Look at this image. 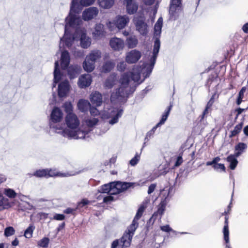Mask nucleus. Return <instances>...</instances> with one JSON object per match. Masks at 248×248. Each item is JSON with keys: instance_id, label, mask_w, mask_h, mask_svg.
I'll return each mask as SVG.
<instances>
[{"instance_id": "nucleus-10", "label": "nucleus", "mask_w": 248, "mask_h": 248, "mask_svg": "<svg viewBox=\"0 0 248 248\" xmlns=\"http://www.w3.org/2000/svg\"><path fill=\"white\" fill-rule=\"evenodd\" d=\"M167 201H168L167 197H166L164 199H163L161 200V202H160V203L158 205V208L157 211L155 212L153 214L152 217L150 218L148 221L147 222V225H146L147 226H148V224L152 221V220H153V223L154 222V221H155V220H156L157 219V217L158 215H159L160 216V217L163 215V214L165 212V209H166V206L167 202H168Z\"/></svg>"}, {"instance_id": "nucleus-27", "label": "nucleus", "mask_w": 248, "mask_h": 248, "mask_svg": "<svg viewBox=\"0 0 248 248\" xmlns=\"http://www.w3.org/2000/svg\"><path fill=\"white\" fill-rule=\"evenodd\" d=\"M90 99L92 104L96 107H99L102 104V95L98 91L92 93L90 94Z\"/></svg>"}, {"instance_id": "nucleus-11", "label": "nucleus", "mask_w": 248, "mask_h": 248, "mask_svg": "<svg viewBox=\"0 0 248 248\" xmlns=\"http://www.w3.org/2000/svg\"><path fill=\"white\" fill-rule=\"evenodd\" d=\"M63 118V113L62 110L57 107H54L50 115L49 125L50 128L54 127L51 123H57L61 122Z\"/></svg>"}, {"instance_id": "nucleus-58", "label": "nucleus", "mask_w": 248, "mask_h": 248, "mask_svg": "<svg viewBox=\"0 0 248 248\" xmlns=\"http://www.w3.org/2000/svg\"><path fill=\"white\" fill-rule=\"evenodd\" d=\"M169 115V114H167V113L164 112L162 114L161 119L160 120L159 122L157 124V126H161L162 124H163L167 120Z\"/></svg>"}, {"instance_id": "nucleus-37", "label": "nucleus", "mask_w": 248, "mask_h": 248, "mask_svg": "<svg viewBox=\"0 0 248 248\" xmlns=\"http://www.w3.org/2000/svg\"><path fill=\"white\" fill-rule=\"evenodd\" d=\"M100 7L104 9L110 8L114 4V0H98Z\"/></svg>"}, {"instance_id": "nucleus-54", "label": "nucleus", "mask_w": 248, "mask_h": 248, "mask_svg": "<svg viewBox=\"0 0 248 248\" xmlns=\"http://www.w3.org/2000/svg\"><path fill=\"white\" fill-rule=\"evenodd\" d=\"M130 80L139 83L138 81L140 78V74L139 72H130L129 73Z\"/></svg>"}, {"instance_id": "nucleus-8", "label": "nucleus", "mask_w": 248, "mask_h": 248, "mask_svg": "<svg viewBox=\"0 0 248 248\" xmlns=\"http://www.w3.org/2000/svg\"><path fill=\"white\" fill-rule=\"evenodd\" d=\"M162 26L155 23L154 26V47L153 50L159 51L160 47V37L161 33Z\"/></svg>"}, {"instance_id": "nucleus-3", "label": "nucleus", "mask_w": 248, "mask_h": 248, "mask_svg": "<svg viewBox=\"0 0 248 248\" xmlns=\"http://www.w3.org/2000/svg\"><path fill=\"white\" fill-rule=\"evenodd\" d=\"M79 31H76L75 33H71L68 29H64V33L63 37L61 39L66 46L70 47L75 40L78 39Z\"/></svg>"}, {"instance_id": "nucleus-42", "label": "nucleus", "mask_w": 248, "mask_h": 248, "mask_svg": "<svg viewBox=\"0 0 248 248\" xmlns=\"http://www.w3.org/2000/svg\"><path fill=\"white\" fill-rule=\"evenodd\" d=\"M243 124H244L243 122H241V123L237 124L234 127V129L231 131V134L229 135V138H232V137L237 135L241 132Z\"/></svg>"}, {"instance_id": "nucleus-4", "label": "nucleus", "mask_w": 248, "mask_h": 248, "mask_svg": "<svg viewBox=\"0 0 248 248\" xmlns=\"http://www.w3.org/2000/svg\"><path fill=\"white\" fill-rule=\"evenodd\" d=\"M158 53V51L153 50L152 55L149 60V63L147 65L146 69L142 73V75L144 78L142 80H143V81L146 78H149L152 73Z\"/></svg>"}, {"instance_id": "nucleus-14", "label": "nucleus", "mask_w": 248, "mask_h": 248, "mask_svg": "<svg viewBox=\"0 0 248 248\" xmlns=\"http://www.w3.org/2000/svg\"><path fill=\"white\" fill-rule=\"evenodd\" d=\"M141 57V53L137 49H133L127 52L125 57V61L128 64L135 63Z\"/></svg>"}, {"instance_id": "nucleus-62", "label": "nucleus", "mask_w": 248, "mask_h": 248, "mask_svg": "<svg viewBox=\"0 0 248 248\" xmlns=\"http://www.w3.org/2000/svg\"><path fill=\"white\" fill-rule=\"evenodd\" d=\"M143 82V80H141L139 83H137L134 86H131L130 87L128 93H129V95L134 93V92L136 91L137 87Z\"/></svg>"}, {"instance_id": "nucleus-20", "label": "nucleus", "mask_w": 248, "mask_h": 248, "mask_svg": "<svg viewBox=\"0 0 248 248\" xmlns=\"http://www.w3.org/2000/svg\"><path fill=\"white\" fill-rule=\"evenodd\" d=\"M134 23L137 30L142 36H146L148 32V25L142 19H136L134 20Z\"/></svg>"}, {"instance_id": "nucleus-34", "label": "nucleus", "mask_w": 248, "mask_h": 248, "mask_svg": "<svg viewBox=\"0 0 248 248\" xmlns=\"http://www.w3.org/2000/svg\"><path fill=\"white\" fill-rule=\"evenodd\" d=\"M101 57V53L99 50L92 51L86 59L95 64V62Z\"/></svg>"}, {"instance_id": "nucleus-15", "label": "nucleus", "mask_w": 248, "mask_h": 248, "mask_svg": "<svg viewBox=\"0 0 248 248\" xmlns=\"http://www.w3.org/2000/svg\"><path fill=\"white\" fill-rule=\"evenodd\" d=\"M98 10L95 7H91L85 9L82 13V19L84 21H88L97 16Z\"/></svg>"}, {"instance_id": "nucleus-48", "label": "nucleus", "mask_w": 248, "mask_h": 248, "mask_svg": "<svg viewBox=\"0 0 248 248\" xmlns=\"http://www.w3.org/2000/svg\"><path fill=\"white\" fill-rule=\"evenodd\" d=\"M146 208V206L143 204H141L139 207L136 214L134 218V219L138 220L143 215V213Z\"/></svg>"}, {"instance_id": "nucleus-13", "label": "nucleus", "mask_w": 248, "mask_h": 248, "mask_svg": "<svg viewBox=\"0 0 248 248\" xmlns=\"http://www.w3.org/2000/svg\"><path fill=\"white\" fill-rule=\"evenodd\" d=\"M65 121L67 126L70 129H76L79 126V121L74 113L67 114Z\"/></svg>"}, {"instance_id": "nucleus-19", "label": "nucleus", "mask_w": 248, "mask_h": 248, "mask_svg": "<svg viewBox=\"0 0 248 248\" xmlns=\"http://www.w3.org/2000/svg\"><path fill=\"white\" fill-rule=\"evenodd\" d=\"M129 22V18L127 15L117 16L113 20L114 24L118 29H123Z\"/></svg>"}, {"instance_id": "nucleus-52", "label": "nucleus", "mask_w": 248, "mask_h": 248, "mask_svg": "<svg viewBox=\"0 0 248 248\" xmlns=\"http://www.w3.org/2000/svg\"><path fill=\"white\" fill-rule=\"evenodd\" d=\"M217 77L216 74L210 75L207 80L205 86L209 88L212 82L217 80Z\"/></svg>"}, {"instance_id": "nucleus-45", "label": "nucleus", "mask_w": 248, "mask_h": 248, "mask_svg": "<svg viewBox=\"0 0 248 248\" xmlns=\"http://www.w3.org/2000/svg\"><path fill=\"white\" fill-rule=\"evenodd\" d=\"M138 44V40L132 37H130L126 39V45L129 48H133L135 47Z\"/></svg>"}, {"instance_id": "nucleus-63", "label": "nucleus", "mask_w": 248, "mask_h": 248, "mask_svg": "<svg viewBox=\"0 0 248 248\" xmlns=\"http://www.w3.org/2000/svg\"><path fill=\"white\" fill-rule=\"evenodd\" d=\"M113 194L109 195L108 196H106L103 198V202L105 203H108L114 201V197L112 196Z\"/></svg>"}, {"instance_id": "nucleus-25", "label": "nucleus", "mask_w": 248, "mask_h": 248, "mask_svg": "<svg viewBox=\"0 0 248 248\" xmlns=\"http://www.w3.org/2000/svg\"><path fill=\"white\" fill-rule=\"evenodd\" d=\"M80 41V46L82 48L86 49L88 48L91 44V39L89 37H87L85 32L80 31L78 32V39Z\"/></svg>"}, {"instance_id": "nucleus-2", "label": "nucleus", "mask_w": 248, "mask_h": 248, "mask_svg": "<svg viewBox=\"0 0 248 248\" xmlns=\"http://www.w3.org/2000/svg\"><path fill=\"white\" fill-rule=\"evenodd\" d=\"M127 87L121 86L117 88L115 92H113L110 96L111 101L119 100L121 102L125 103L129 96V93L126 90Z\"/></svg>"}, {"instance_id": "nucleus-41", "label": "nucleus", "mask_w": 248, "mask_h": 248, "mask_svg": "<svg viewBox=\"0 0 248 248\" xmlns=\"http://www.w3.org/2000/svg\"><path fill=\"white\" fill-rule=\"evenodd\" d=\"M160 230L163 232H171L174 235H177L178 233H180L181 234H187V232H178L174 230H173L169 225H165L163 226H160Z\"/></svg>"}, {"instance_id": "nucleus-38", "label": "nucleus", "mask_w": 248, "mask_h": 248, "mask_svg": "<svg viewBox=\"0 0 248 248\" xmlns=\"http://www.w3.org/2000/svg\"><path fill=\"white\" fill-rule=\"evenodd\" d=\"M83 68L87 72L90 73L92 72L94 69V63L85 59L83 62Z\"/></svg>"}, {"instance_id": "nucleus-21", "label": "nucleus", "mask_w": 248, "mask_h": 248, "mask_svg": "<svg viewBox=\"0 0 248 248\" xmlns=\"http://www.w3.org/2000/svg\"><path fill=\"white\" fill-rule=\"evenodd\" d=\"M56 129L62 130V136L64 137H67L69 139H78L82 138H84L85 137L84 136L79 137L78 135L81 133V132L73 130L74 129H72L64 128L62 129L61 127H56Z\"/></svg>"}, {"instance_id": "nucleus-18", "label": "nucleus", "mask_w": 248, "mask_h": 248, "mask_svg": "<svg viewBox=\"0 0 248 248\" xmlns=\"http://www.w3.org/2000/svg\"><path fill=\"white\" fill-rule=\"evenodd\" d=\"M116 184V194L124 192L131 187H134L135 185L133 182L115 181Z\"/></svg>"}, {"instance_id": "nucleus-26", "label": "nucleus", "mask_w": 248, "mask_h": 248, "mask_svg": "<svg viewBox=\"0 0 248 248\" xmlns=\"http://www.w3.org/2000/svg\"><path fill=\"white\" fill-rule=\"evenodd\" d=\"M70 56L69 52L66 50H63L61 53V65L62 70H66L70 64Z\"/></svg>"}, {"instance_id": "nucleus-31", "label": "nucleus", "mask_w": 248, "mask_h": 248, "mask_svg": "<svg viewBox=\"0 0 248 248\" xmlns=\"http://www.w3.org/2000/svg\"><path fill=\"white\" fill-rule=\"evenodd\" d=\"M91 104L89 101L83 99H79L77 104L78 109L82 112H87Z\"/></svg>"}, {"instance_id": "nucleus-57", "label": "nucleus", "mask_w": 248, "mask_h": 248, "mask_svg": "<svg viewBox=\"0 0 248 248\" xmlns=\"http://www.w3.org/2000/svg\"><path fill=\"white\" fill-rule=\"evenodd\" d=\"M150 89H148V87H146L144 90H143L140 93H139L137 96H136V98L137 99L142 100L145 95L149 91Z\"/></svg>"}, {"instance_id": "nucleus-1", "label": "nucleus", "mask_w": 248, "mask_h": 248, "mask_svg": "<svg viewBox=\"0 0 248 248\" xmlns=\"http://www.w3.org/2000/svg\"><path fill=\"white\" fill-rule=\"evenodd\" d=\"M123 112V108H113L108 111H105L103 116L106 118H111L108 123L111 125H113L118 122L119 119L122 116Z\"/></svg>"}, {"instance_id": "nucleus-30", "label": "nucleus", "mask_w": 248, "mask_h": 248, "mask_svg": "<svg viewBox=\"0 0 248 248\" xmlns=\"http://www.w3.org/2000/svg\"><path fill=\"white\" fill-rule=\"evenodd\" d=\"M92 81V79L90 76L82 75L81 78H79L78 84L79 88L83 89L90 86Z\"/></svg>"}, {"instance_id": "nucleus-49", "label": "nucleus", "mask_w": 248, "mask_h": 248, "mask_svg": "<svg viewBox=\"0 0 248 248\" xmlns=\"http://www.w3.org/2000/svg\"><path fill=\"white\" fill-rule=\"evenodd\" d=\"M49 243V239L48 237H45L38 242L37 245L41 247L46 248L48 246Z\"/></svg>"}, {"instance_id": "nucleus-55", "label": "nucleus", "mask_w": 248, "mask_h": 248, "mask_svg": "<svg viewBox=\"0 0 248 248\" xmlns=\"http://www.w3.org/2000/svg\"><path fill=\"white\" fill-rule=\"evenodd\" d=\"M99 122L97 118H93L92 119H88L86 120V124L89 127H93V126L97 125Z\"/></svg>"}, {"instance_id": "nucleus-35", "label": "nucleus", "mask_w": 248, "mask_h": 248, "mask_svg": "<svg viewBox=\"0 0 248 248\" xmlns=\"http://www.w3.org/2000/svg\"><path fill=\"white\" fill-rule=\"evenodd\" d=\"M95 0H80L78 1L79 11H74L76 13H80L83 7H87L93 4ZM74 11V10H73Z\"/></svg>"}, {"instance_id": "nucleus-12", "label": "nucleus", "mask_w": 248, "mask_h": 248, "mask_svg": "<svg viewBox=\"0 0 248 248\" xmlns=\"http://www.w3.org/2000/svg\"><path fill=\"white\" fill-rule=\"evenodd\" d=\"M182 10V0H170L169 6V14L171 18L175 16Z\"/></svg>"}, {"instance_id": "nucleus-43", "label": "nucleus", "mask_w": 248, "mask_h": 248, "mask_svg": "<svg viewBox=\"0 0 248 248\" xmlns=\"http://www.w3.org/2000/svg\"><path fill=\"white\" fill-rule=\"evenodd\" d=\"M3 194L10 199H14L17 196L15 190L10 188H5L3 190Z\"/></svg>"}, {"instance_id": "nucleus-29", "label": "nucleus", "mask_w": 248, "mask_h": 248, "mask_svg": "<svg viewBox=\"0 0 248 248\" xmlns=\"http://www.w3.org/2000/svg\"><path fill=\"white\" fill-rule=\"evenodd\" d=\"M126 241L129 243L128 244H125L124 239H122V236L120 239H116L114 240L111 244V248H126L130 247L131 243L129 242L126 239Z\"/></svg>"}, {"instance_id": "nucleus-36", "label": "nucleus", "mask_w": 248, "mask_h": 248, "mask_svg": "<svg viewBox=\"0 0 248 248\" xmlns=\"http://www.w3.org/2000/svg\"><path fill=\"white\" fill-rule=\"evenodd\" d=\"M138 9V5L135 1L130 4L126 5V12L129 15H133L136 13Z\"/></svg>"}, {"instance_id": "nucleus-56", "label": "nucleus", "mask_w": 248, "mask_h": 248, "mask_svg": "<svg viewBox=\"0 0 248 248\" xmlns=\"http://www.w3.org/2000/svg\"><path fill=\"white\" fill-rule=\"evenodd\" d=\"M90 203V201L87 199H83L80 202H78L76 209H79L86 205H87Z\"/></svg>"}, {"instance_id": "nucleus-28", "label": "nucleus", "mask_w": 248, "mask_h": 248, "mask_svg": "<svg viewBox=\"0 0 248 248\" xmlns=\"http://www.w3.org/2000/svg\"><path fill=\"white\" fill-rule=\"evenodd\" d=\"M54 83H59L62 79L63 74L61 72L60 69L59 62L56 61L54 63Z\"/></svg>"}, {"instance_id": "nucleus-46", "label": "nucleus", "mask_w": 248, "mask_h": 248, "mask_svg": "<svg viewBox=\"0 0 248 248\" xmlns=\"http://www.w3.org/2000/svg\"><path fill=\"white\" fill-rule=\"evenodd\" d=\"M35 229L33 224H30L29 226L25 230L24 235L27 238H30L32 236V233Z\"/></svg>"}, {"instance_id": "nucleus-44", "label": "nucleus", "mask_w": 248, "mask_h": 248, "mask_svg": "<svg viewBox=\"0 0 248 248\" xmlns=\"http://www.w3.org/2000/svg\"><path fill=\"white\" fill-rule=\"evenodd\" d=\"M94 34L97 36H102L104 35V26L101 24H96L94 28Z\"/></svg>"}, {"instance_id": "nucleus-16", "label": "nucleus", "mask_w": 248, "mask_h": 248, "mask_svg": "<svg viewBox=\"0 0 248 248\" xmlns=\"http://www.w3.org/2000/svg\"><path fill=\"white\" fill-rule=\"evenodd\" d=\"M70 86L67 80L60 82L58 87V95L59 98H63L67 96Z\"/></svg>"}, {"instance_id": "nucleus-17", "label": "nucleus", "mask_w": 248, "mask_h": 248, "mask_svg": "<svg viewBox=\"0 0 248 248\" xmlns=\"http://www.w3.org/2000/svg\"><path fill=\"white\" fill-rule=\"evenodd\" d=\"M109 46L115 51H120L123 50L124 47V43L123 39L114 37L109 40Z\"/></svg>"}, {"instance_id": "nucleus-6", "label": "nucleus", "mask_w": 248, "mask_h": 248, "mask_svg": "<svg viewBox=\"0 0 248 248\" xmlns=\"http://www.w3.org/2000/svg\"><path fill=\"white\" fill-rule=\"evenodd\" d=\"M79 13L71 11V5L70 6L68 16L65 19V25L64 29H68L69 27H74L76 25L78 24L80 21V18L77 14Z\"/></svg>"}, {"instance_id": "nucleus-33", "label": "nucleus", "mask_w": 248, "mask_h": 248, "mask_svg": "<svg viewBox=\"0 0 248 248\" xmlns=\"http://www.w3.org/2000/svg\"><path fill=\"white\" fill-rule=\"evenodd\" d=\"M248 146L244 142H239L234 147L235 152L234 154L236 156H240L247 149Z\"/></svg>"}, {"instance_id": "nucleus-39", "label": "nucleus", "mask_w": 248, "mask_h": 248, "mask_svg": "<svg viewBox=\"0 0 248 248\" xmlns=\"http://www.w3.org/2000/svg\"><path fill=\"white\" fill-rule=\"evenodd\" d=\"M115 65V63L111 61L106 62L102 66L103 71L105 73L110 72L114 67Z\"/></svg>"}, {"instance_id": "nucleus-47", "label": "nucleus", "mask_w": 248, "mask_h": 248, "mask_svg": "<svg viewBox=\"0 0 248 248\" xmlns=\"http://www.w3.org/2000/svg\"><path fill=\"white\" fill-rule=\"evenodd\" d=\"M63 108H64V110L65 112L67 113V114H73V107L71 102L70 101H66L65 102L63 106Z\"/></svg>"}, {"instance_id": "nucleus-23", "label": "nucleus", "mask_w": 248, "mask_h": 248, "mask_svg": "<svg viewBox=\"0 0 248 248\" xmlns=\"http://www.w3.org/2000/svg\"><path fill=\"white\" fill-rule=\"evenodd\" d=\"M220 159H221L219 156H216L213 158L212 161L206 162V165L208 166H212L213 169L216 170H218L219 169L221 171L225 172L226 167L224 164L218 163L220 160Z\"/></svg>"}, {"instance_id": "nucleus-5", "label": "nucleus", "mask_w": 248, "mask_h": 248, "mask_svg": "<svg viewBox=\"0 0 248 248\" xmlns=\"http://www.w3.org/2000/svg\"><path fill=\"white\" fill-rule=\"evenodd\" d=\"M139 226L138 221L133 219L131 225L127 228L125 232L122 236V239L124 241L125 244H128V242L126 241V239L130 243L135 233V232Z\"/></svg>"}, {"instance_id": "nucleus-7", "label": "nucleus", "mask_w": 248, "mask_h": 248, "mask_svg": "<svg viewBox=\"0 0 248 248\" xmlns=\"http://www.w3.org/2000/svg\"><path fill=\"white\" fill-rule=\"evenodd\" d=\"M50 171L51 170H49L48 169L37 170L33 172V175L34 176H35L37 178L45 177L47 178L54 176L65 177L66 176L65 173L61 172L51 173H50Z\"/></svg>"}, {"instance_id": "nucleus-64", "label": "nucleus", "mask_w": 248, "mask_h": 248, "mask_svg": "<svg viewBox=\"0 0 248 248\" xmlns=\"http://www.w3.org/2000/svg\"><path fill=\"white\" fill-rule=\"evenodd\" d=\"M114 85V82L111 79H107L105 81V86L106 87L108 88V89H111L113 87Z\"/></svg>"}, {"instance_id": "nucleus-40", "label": "nucleus", "mask_w": 248, "mask_h": 248, "mask_svg": "<svg viewBox=\"0 0 248 248\" xmlns=\"http://www.w3.org/2000/svg\"><path fill=\"white\" fill-rule=\"evenodd\" d=\"M130 81V76L129 73H124L120 79V83L121 86L128 87Z\"/></svg>"}, {"instance_id": "nucleus-59", "label": "nucleus", "mask_w": 248, "mask_h": 248, "mask_svg": "<svg viewBox=\"0 0 248 248\" xmlns=\"http://www.w3.org/2000/svg\"><path fill=\"white\" fill-rule=\"evenodd\" d=\"M89 110L91 115L93 116H98L100 114L99 111L97 109L96 107L90 106Z\"/></svg>"}, {"instance_id": "nucleus-60", "label": "nucleus", "mask_w": 248, "mask_h": 248, "mask_svg": "<svg viewBox=\"0 0 248 248\" xmlns=\"http://www.w3.org/2000/svg\"><path fill=\"white\" fill-rule=\"evenodd\" d=\"M78 0H72L71 1V10L79 11Z\"/></svg>"}, {"instance_id": "nucleus-50", "label": "nucleus", "mask_w": 248, "mask_h": 248, "mask_svg": "<svg viewBox=\"0 0 248 248\" xmlns=\"http://www.w3.org/2000/svg\"><path fill=\"white\" fill-rule=\"evenodd\" d=\"M0 199V206H4V208H8L11 207L9 200L7 198L4 197L1 195Z\"/></svg>"}, {"instance_id": "nucleus-9", "label": "nucleus", "mask_w": 248, "mask_h": 248, "mask_svg": "<svg viewBox=\"0 0 248 248\" xmlns=\"http://www.w3.org/2000/svg\"><path fill=\"white\" fill-rule=\"evenodd\" d=\"M229 212L225 211L221 214V216H225L224 225L223 229V239L226 243V248H232L229 244V217L228 214Z\"/></svg>"}, {"instance_id": "nucleus-32", "label": "nucleus", "mask_w": 248, "mask_h": 248, "mask_svg": "<svg viewBox=\"0 0 248 248\" xmlns=\"http://www.w3.org/2000/svg\"><path fill=\"white\" fill-rule=\"evenodd\" d=\"M238 157L239 156H235V154H231L226 158L227 161L229 163V167L231 170H234L236 168L238 164L237 157Z\"/></svg>"}, {"instance_id": "nucleus-22", "label": "nucleus", "mask_w": 248, "mask_h": 248, "mask_svg": "<svg viewBox=\"0 0 248 248\" xmlns=\"http://www.w3.org/2000/svg\"><path fill=\"white\" fill-rule=\"evenodd\" d=\"M66 70L69 78L72 79L77 78L80 74L82 69L78 64H71Z\"/></svg>"}, {"instance_id": "nucleus-53", "label": "nucleus", "mask_w": 248, "mask_h": 248, "mask_svg": "<svg viewBox=\"0 0 248 248\" xmlns=\"http://www.w3.org/2000/svg\"><path fill=\"white\" fill-rule=\"evenodd\" d=\"M140 153H136L134 157L129 161V164L131 166H135L138 164L140 159Z\"/></svg>"}, {"instance_id": "nucleus-51", "label": "nucleus", "mask_w": 248, "mask_h": 248, "mask_svg": "<svg viewBox=\"0 0 248 248\" xmlns=\"http://www.w3.org/2000/svg\"><path fill=\"white\" fill-rule=\"evenodd\" d=\"M15 232V229L12 226H8L5 228L4 235L5 237H9L14 234Z\"/></svg>"}, {"instance_id": "nucleus-61", "label": "nucleus", "mask_w": 248, "mask_h": 248, "mask_svg": "<svg viewBox=\"0 0 248 248\" xmlns=\"http://www.w3.org/2000/svg\"><path fill=\"white\" fill-rule=\"evenodd\" d=\"M126 65L124 62H120L117 64V70L120 72H124L126 68Z\"/></svg>"}, {"instance_id": "nucleus-24", "label": "nucleus", "mask_w": 248, "mask_h": 248, "mask_svg": "<svg viewBox=\"0 0 248 248\" xmlns=\"http://www.w3.org/2000/svg\"><path fill=\"white\" fill-rule=\"evenodd\" d=\"M115 182H112L107 184H105L100 187L98 191L101 193H109L110 194H116Z\"/></svg>"}]
</instances>
